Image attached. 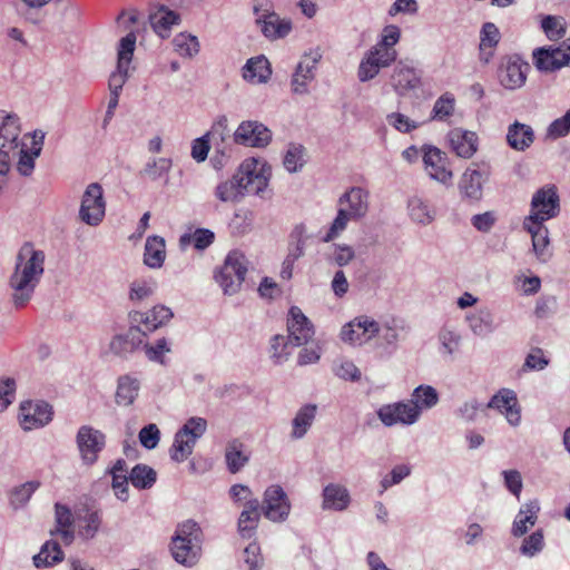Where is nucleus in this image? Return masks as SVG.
<instances>
[{
	"label": "nucleus",
	"mask_w": 570,
	"mask_h": 570,
	"mask_svg": "<svg viewBox=\"0 0 570 570\" xmlns=\"http://www.w3.org/2000/svg\"><path fill=\"white\" fill-rule=\"evenodd\" d=\"M380 332V325L367 316H360L343 326L341 338L351 344L362 345Z\"/></svg>",
	"instance_id": "2eb2a0df"
},
{
	"label": "nucleus",
	"mask_w": 570,
	"mask_h": 570,
	"mask_svg": "<svg viewBox=\"0 0 570 570\" xmlns=\"http://www.w3.org/2000/svg\"><path fill=\"white\" fill-rule=\"evenodd\" d=\"M523 228L531 234L532 237V247L538 259L542 263H546L551 257V252L549 250V230L542 223H529L523 222Z\"/></svg>",
	"instance_id": "c85d7f7f"
},
{
	"label": "nucleus",
	"mask_w": 570,
	"mask_h": 570,
	"mask_svg": "<svg viewBox=\"0 0 570 570\" xmlns=\"http://www.w3.org/2000/svg\"><path fill=\"white\" fill-rule=\"evenodd\" d=\"M43 272V252L26 243L16 256L14 268L8 279L11 301L16 308H21L31 301Z\"/></svg>",
	"instance_id": "f257e3e1"
},
{
	"label": "nucleus",
	"mask_w": 570,
	"mask_h": 570,
	"mask_svg": "<svg viewBox=\"0 0 570 570\" xmlns=\"http://www.w3.org/2000/svg\"><path fill=\"white\" fill-rule=\"evenodd\" d=\"M409 213L411 218L422 225H429L434 220L435 210L430 204L420 197H412L409 200Z\"/></svg>",
	"instance_id": "79ce46f5"
},
{
	"label": "nucleus",
	"mask_w": 570,
	"mask_h": 570,
	"mask_svg": "<svg viewBox=\"0 0 570 570\" xmlns=\"http://www.w3.org/2000/svg\"><path fill=\"white\" fill-rule=\"evenodd\" d=\"M269 61L264 56L253 57L243 67V78L254 85L266 83L271 78Z\"/></svg>",
	"instance_id": "72a5a7b5"
},
{
	"label": "nucleus",
	"mask_w": 570,
	"mask_h": 570,
	"mask_svg": "<svg viewBox=\"0 0 570 570\" xmlns=\"http://www.w3.org/2000/svg\"><path fill=\"white\" fill-rule=\"evenodd\" d=\"M288 343L293 346L306 345L314 335V328L301 308L293 306L287 321Z\"/></svg>",
	"instance_id": "a211bd4d"
},
{
	"label": "nucleus",
	"mask_w": 570,
	"mask_h": 570,
	"mask_svg": "<svg viewBox=\"0 0 570 570\" xmlns=\"http://www.w3.org/2000/svg\"><path fill=\"white\" fill-rule=\"evenodd\" d=\"M391 85L399 96H406L421 87V73L412 62L400 60L393 69Z\"/></svg>",
	"instance_id": "ddd939ff"
},
{
	"label": "nucleus",
	"mask_w": 570,
	"mask_h": 570,
	"mask_svg": "<svg viewBox=\"0 0 570 570\" xmlns=\"http://www.w3.org/2000/svg\"><path fill=\"white\" fill-rule=\"evenodd\" d=\"M55 11L60 14L62 20L69 24H75L80 20L81 9L72 0H53Z\"/></svg>",
	"instance_id": "3c124183"
},
{
	"label": "nucleus",
	"mask_w": 570,
	"mask_h": 570,
	"mask_svg": "<svg viewBox=\"0 0 570 570\" xmlns=\"http://www.w3.org/2000/svg\"><path fill=\"white\" fill-rule=\"evenodd\" d=\"M171 165L173 164L169 158H155L146 164L141 170V175L147 176L151 180H157L164 174L169 173Z\"/></svg>",
	"instance_id": "bf43d9fd"
},
{
	"label": "nucleus",
	"mask_w": 570,
	"mask_h": 570,
	"mask_svg": "<svg viewBox=\"0 0 570 570\" xmlns=\"http://www.w3.org/2000/svg\"><path fill=\"white\" fill-rule=\"evenodd\" d=\"M485 405L472 399L464 402L458 410L456 415L465 422H474L479 412H485Z\"/></svg>",
	"instance_id": "69168bd1"
},
{
	"label": "nucleus",
	"mask_w": 570,
	"mask_h": 570,
	"mask_svg": "<svg viewBox=\"0 0 570 570\" xmlns=\"http://www.w3.org/2000/svg\"><path fill=\"white\" fill-rule=\"evenodd\" d=\"M269 181V168L250 158L243 161L230 179L215 188V196L223 203H239L246 195L263 196Z\"/></svg>",
	"instance_id": "f03ea898"
},
{
	"label": "nucleus",
	"mask_w": 570,
	"mask_h": 570,
	"mask_svg": "<svg viewBox=\"0 0 570 570\" xmlns=\"http://www.w3.org/2000/svg\"><path fill=\"white\" fill-rule=\"evenodd\" d=\"M534 67L541 72H554L570 66V38L559 47H540L533 50Z\"/></svg>",
	"instance_id": "6e6552de"
},
{
	"label": "nucleus",
	"mask_w": 570,
	"mask_h": 570,
	"mask_svg": "<svg viewBox=\"0 0 570 570\" xmlns=\"http://www.w3.org/2000/svg\"><path fill=\"white\" fill-rule=\"evenodd\" d=\"M423 161L428 175L444 185L451 183L452 171L448 169V158L445 153L441 151L436 147H428L424 151Z\"/></svg>",
	"instance_id": "5701e85b"
},
{
	"label": "nucleus",
	"mask_w": 570,
	"mask_h": 570,
	"mask_svg": "<svg viewBox=\"0 0 570 570\" xmlns=\"http://www.w3.org/2000/svg\"><path fill=\"white\" fill-rule=\"evenodd\" d=\"M350 220H352V216L347 214V209L344 207H340L336 217L331 224L330 229L323 237V242L330 243L337 238L341 235V233L346 229Z\"/></svg>",
	"instance_id": "5fc2aeb1"
},
{
	"label": "nucleus",
	"mask_w": 570,
	"mask_h": 570,
	"mask_svg": "<svg viewBox=\"0 0 570 570\" xmlns=\"http://www.w3.org/2000/svg\"><path fill=\"white\" fill-rule=\"evenodd\" d=\"M322 58L318 49L311 51L297 65L292 76L291 87L296 95L308 94V83L314 80V70Z\"/></svg>",
	"instance_id": "dca6fc26"
},
{
	"label": "nucleus",
	"mask_w": 570,
	"mask_h": 570,
	"mask_svg": "<svg viewBox=\"0 0 570 570\" xmlns=\"http://www.w3.org/2000/svg\"><path fill=\"white\" fill-rule=\"evenodd\" d=\"M305 148L302 145H289L283 165L288 173H297L305 165Z\"/></svg>",
	"instance_id": "603ef678"
},
{
	"label": "nucleus",
	"mask_w": 570,
	"mask_h": 570,
	"mask_svg": "<svg viewBox=\"0 0 570 570\" xmlns=\"http://www.w3.org/2000/svg\"><path fill=\"white\" fill-rule=\"evenodd\" d=\"M466 321L472 333L480 337H485L495 330L493 315L489 311L468 315Z\"/></svg>",
	"instance_id": "a19ab883"
},
{
	"label": "nucleus",
	"mask_w": 570,
	"mask_h": 570,
	"mask_svg": "<svg viewBox=\"0 0 570 570\" xmlns=\"http://www.w3.org/2000/svg\"><path fill=\"white\" fill-rule=\"evenodd\" d=\"M377 417L385 426H393L395 424L411 425L419 420L420 412L417 406L411 402H396L382 405L377 410Z\"/></svg>",
	"instance_id": "f8f14e48"
},
{
	"label": "nucleus",
	"mask_w": 570,
	"mask_h": 570,
	"mask_svg": "<svg viewBox=\"0 0 570 570\" xmlns=\"http://www.w3.org/2000/svg\"><path fill=\"white\" fill-rule=\"evenodd\" d=\"M38 481H29L14 489L11 495V503L17 509L23 507L39 488Z\"/></svg>",
	"instance_id": "052dcab7"
},
{
	"label": "nucleus",
	"mask_w": 570,
	"mask_h": 570,
	"mask_svg": "<svg viewBox=\"0 0 570 570\" xmlns=\"http://www.w3.org/2000/svg\"><path fill=\"white\" fill-rule=\"evenodd\" d=\"M21 424L24 430H32L48 424L52 419L51 406L43 402L28 401L20 407Z\"/></svg>",
	"instance_id": "aec40b11"
},
{
	"label": "nucleus",
	"mask_w": 570,
	"mask_h": 570,
	"mask_svg": "<svg viewBox=\"0 0 570 570\" xmlns=\"http://www.w3.org/2000/svg\"><path fill=\"white\" fill-rule=\"evenodd\" d=\"M489 178L488 170H481L475 164L468 167L459 180V191L462 198L478 202L483 195V183Z\"/></svg>",
	"instance_id": "f3484780"
},
{
	"label": "nucleus",
	"mask_w": 570,
	"mask_h": 570,
	"mask_svg": "<svg viewBox=\"0 0 570 570\" xmlns=\"http://www.w3.org/2000/svg\"><path fill=\"white\" fill-rule=\"evenodd\" d=\"M530 206V214L523 222L543 224L557 217L560 213V198L557 187L547 185L538 189L532 196Z\"/></svg>",
	"instance_id": "423d86ee"
},
{
	"label": "nucleus",
	"mask_w": 570,
	"mask_h": 570,
	"mask_svg": "<svg viewBox=\"0 0 570 570\" xmlns=\"http://www.w3.org/2000/svg\"><path fill=\"white\" fill-rule=\"evenodd\" d=\"M541 28L549 40L557 41L566 36L564 19L558 16H546L541 20Z\"/></svg>",
	"instance_id": "8fccbe9b"
},
{
	"label": "nucleus",
	"mask_w": 570,
	"mask_h": 570,
	"mask_svg": "<svg viewBox=\"0 0 570 570\" xmlns=\"http://www.w3.org/2000/svg\"><path fill=\"white\" fill-rule=\"evenodd\" d=\"M129 322L130 326L136 327L142 337L158 328L153 327L156 321H154V317L150 315V311L147 313L137 311L129 313Z\"/></svg>",
	"instance_id": "864d4df0"
},
{
	"label": "nucleus",
	"mask_w": 570,
	"mask_h": 570,
	"mask_svg": "<svg viewBox=\"0 0 570 570\" xmlns=\"http://www.w3.org/2000/svg\"><path fill=\"white\" fill-rule=\"evenodd\" d=\"M20 127L18 118L13 115H4L0 112V156L3 155L7 159H11V153H14L19 147Z\"/></svg>",
	"instance_id": "412c9836"
},
{
	"label": "nucleus",
	"mask_w": 570,
	"mask_h": 570,
	"mask_svg": "<svg viewBox=\"0 0 570 570\" xmlns=\"http://www.w3.org/2000/svg\"><path fill=\"white\" fill-rule=\"evenodd\" d=\"M317 412L315 404L302 406L292 421L291 438L294 440L303 439L311 429Z\"/></svg>",
	"instance_id": "c9c22d12"
},
{
	"label": "nucleus",
	"mask_w": 570,
	"mask_h": 570,
	"mask_svg": "<svg viewBox=\"0 0 570 570\" xmlns=\"http://www.w3.org/2000/svg\"><path fill=\"white\" fill-rule=\"evenodd\" d=\"M247 261L239 250H232L226 256L223 266L215 274V279L223 288L224 294H236L245 281Z\"/></svg>",
	"instance_id": "7ed1b4c3"
},
{
	"label": "nucleus",
	"mask_w": 570,
	"mask_h": 570,
	"mask_svg": "<svg viewBox=\"0 0 570 570\" xmlns=\"http://www.w3.org/2000/svg\"><path fill=\"white\" fill-rule=\"evenodd\" d=\"M170 352V347L168 346V343L166 338H159L156 341L155 344H146L145 345V353L149 361L157 362L160 364H164V356L166 353Z\"/></svg>",
	"instance_id": "774afa93"
},
{
	"label": "nucleus",
	"mask_w": 570,
	"mask_h": 570,
	"mask_svg": "<svg viewBox=\"0 0 570 570\" xmlns=\"http://www.w3.org/2000/svg\"><path fill=\"white\" fill-rule=\"evenodd\" d=\"M411 396V403L417 406L420 413L423 409H431L439 402V393L431 385H419Z\"/></svg>",
	"instance_id": "37998d69"
},
{
	"label": "nucleus",
	"mask_w": 570,
	"mask_h": 570,
	"mask_svg": "<svg viewBox=\"0 0 570 570\" xmlns=\"http://www.w3.org/2000/svg\"><path fill=\"white\" fill-rule=\"evenodd\" d=\"M438 340L442 346V353L448 356H452L459 352L462 343L461 334L455 328L448 325H444L440 330Z\"/></svg>",
	"instance_id": "a18cd8bd"
},
{
	"label": "nucleus",
	"mask_w": 570,
	"mask_h": 570,
	"mask_svg": "<svg viewBox=\"0 0 570 570\" xmlns=\"http://www.w3.org/2000/svg\"><path fill=\"white\" fill-rule=\"evenodd\" d=\"M225 459L228 471L230 473H237L249 461V452L239 440H232L226 446Z\"/></svg>",
	"instance_id": "e433bc0d"
},
{
	"label": "nucleus",
	"mask_w": 570,
	"mask_h": 570,
	"mask_svg": "<svg viewBox=\"0 0 570 570\" xmlns=\"http://www.w3.org/2000/svg\"><path fill=\"white\" fill-rule=\"evenodd\" d=\"M37 131L33 135L32 147L29 150H26L23 146H20L14 153H11V156H19L17 169L22 176H30L35 168V159L39 157L41 153V146L43 142L45 134L40 132L39 139Z\"/></svg>",
	"instance_id": "2f4dec72"
},
{
	"label": "nucleus",
	"mask_w": 570,
	"mask_h": 570,
	"mask_svg": "<svg viewBox=\"0 0 570 570\" xmlns=\"http://www.w3.org/2000/svg\"><path fill=\"white\" fill-rule=\"evenodd\" d=\"M256 22L266 38L279 39L286 37L292 30V22L288 19H282L277 13L264 11L258 16Z\"/></svg>",
	"instance_id": "393cba45"
},
{
	"label": "nucleus",
	"mask_w": 570,
	"mask_h": 570,
	"mask_svg": "<svg viewBox=\"0 0 570 570\" xmlns=\"http://www.w3.org/2000/svg\"><path fill=\"white\" fill-rule=\"evenodd\" d=\"M261 510L272 522H284L288 518L291 502L281 485L274 484L265 490Z\"/></svg>",
	"instance_id": "9d476101"
},
{
	"label": "nucleus",
	"mask_w": 570,
	"mask_h": 570,
	"mask_svg": "<svg viewBox=\"0 0 570 570\" xmlns=\"http://www.w3.org/2000/svg\"><path fill=\"white\" fill-rule=\"evenodd\" d=\"M157 284L153 279H139L130 284V301H144L151 296L156 291Z\"/></svg>",
	"instance_id": "13d9d810"
},
{
	"label": "nucleus",
	"mask_w": 570,
	"mask_h": 570,
	"mask_svg": "<svg viewBox=\"0 0 570 570\" xmlns=\"http://www.w3.org/2000/svg\"><path fill=\"white\" fill-rule=\"evenodd\" d=\"M165 240L159 236L148 237L145 244L144 263L151 268H159L165 261Z\"/></svg>",
	"instance_id": "58836bf2"
},
{
	"label": "nucleus",
	"mask_w": 570,
	"mask_h": 570,
	"mask_svg": "<svg viewBox=\"0 0 570 570\" xmlns=\"http://www.w3.org/2000/svg\"><path fill=\"white\" fill-rule=\"evenodd\" d=\"M137 37L134 31L128 32L119 40L117 49V67L111 72L108 81L109 91L111 94H121V90L130 77V63L132 61L134 52L136 49Z\"/></svg>",
	"instance_id": "20e7f679"
},
{
	"label": "nucleus",
	"mask_w": 570,
	"mask_h": 570,
	"mask_svg": "<svg viewBox=\"0 0 570 570\" xmlns=\"http://www.w3.org/2000/svg\"><path fill=\"white\" fill-rule=\"evenodd\" d=\"M76 443L83 464L92 465L105 448L106 435L90 425H82L77 432Z\"/></svg>",
	"instance_id": "1a4fd4ad"
},
{
	"label": "nucleus",
	"mask_w": 570,
	"mask_h": 570,
	"mask_svg": "<svg viewBox=\"0 0 570 570\" xmlns=\"http://www.w3.org/2000/svg\"><path fill=\"white\" fill-rule=\"evenodd\" d=\"M202 542L186 543V542H171V554L174 559L184 566H195L200 557Z\"/></svg>",
	"instance_id": "4c0bfd02"
},
{
	"label": "nucleus",
	"mask_w": 570,
	"mask_h": 570,
	"mask_svg": "<svg viewBox=\"0 0 570 570\" xmlns=\"http://www.w3.org/2000/svg\"><path fill=\"white\" fill-rule=\"evenodd\" d=\"M448 138L452 150L461 158L469 159L478 150V136L474 131L454 128Z\"/></svg>",
	"instance_id": "b1692460"
},
{
	"label": "nucleus",
	"mask_w": 570,
	"mask_h": 570,
	"mask_svg": "<svg viewBox=\"0 0 570 570\" xmlns=\"http://www.w3.org/2000/svg\"><path fill=\"white\" fill-rule=\"evenodd\" d=\"M534 130L530 125L518 120L512 122L507 130V142L510 148L517 151H524L534 142Z\"/></svg>",
	"instance_id": "cd10ccee"
},
{
	"label": "nucleus",
	"mask_w": 570,
	"mask_h": 570,
	"mask_svg": "<svg viewBox=\"0 0 570 570\" xmlns=\"http://www.w3.org/2000/svg\"><path fill=\"white\" fill-rule=\"evenodd\" d=\"M144 342L136 327L129 326L125 334H119L112 337L109 343V350L117 356L126 357L134 353Z\"/></svg>",
	"instance_id": "c756f323"
},
{
	"label": "nucleus",
	"mask_w": 570,
	"mask_h": 570,
	"mask_svg": "<svg viewBox=\"0 0 570 570\" xmlns=\"http://www.w3.org/2000/svg\"><path fill=\"white\" fill-rule=\"evenodd\" d=\"M540 505L538 500H532L523 504L513 522L512 534L522 537L530 527H533L538 520Z\"/></svg>",
	"instance_id": "f704fd0d"
},
{
	"label": "nucleus",
	"mask_w": 570,
	"mask_h": 570,
	"mask_svg": "<svg viewBox=\"0 0 570 570\" xmlns=\"http://www.w3.org/2000/svg\"><path fill=\"white\" fill-rule=\"evenodd\" d=\"M530 66L521 57L514 55L508 57L501 65L499 79L501 85L509 90L521 88L527 80Z\"/></svg>",
	"instance_id": "4468645a"
},
{
	"label": "nucleus",
	"mask_w": 570,
	"mask_h": 570,
	"mask_svg": "<svg viewBox=\"0 0 570 570\" xmlns=\"http://www.w3.org/2000/svg\"><path fill=\"white\" fill-rule=\"evenodd\" d=\"M485 409L498 410L505 415L507 421L517 426L521 421V411L518 404L517 394L510 389H501L485 404Z\"/></svg>",
	"instance_id": "6ab92c4d"
},
{
	"label": "nucleus",
	"mask_w": 570,
	"mask_h": 570,
	"mask_svg": "<svg viewBox=\"0 0 570 570\" xmlns=\"http://www.w3.org/2000/svg\"><path fill=\"white\" fill-rule=\"evenodd\" d=\"M174 50L184 58H193L199 52V42L197 37L180 32L173 39Z\"/></svg>",
	"instance_id": "de8ad7c7"
},
{
	"label": "nucleus",
	"mask_w": 570,
	"mask_h": 570,
	"mask_svg": "<svg viewBox=\"0 0 570 570\" xmlns=\"http://www.w3.org/2000/svg\"><path fill=\"white\" fill-rule=\"evenodd\" d=\"M129 480L137 489H150L157 480V473L146 464H136L130 471Z\"/></svg>",
	"instance_id": "c03bdc74"
},
{
	"label": "nucleus",
	"mask_w": 570,
	"mask_h": 570,
	"mask_svg": "<svg viewBox=\"0 0 570 570\" xmlns=\"http://www.w3.org/2000/svg\"><path fill=\"white\" fill-rule=\"evenodd\" d=\"M570 132V109L560 118L553 120L548 129L547 136L552 139H558L567 136Z\"/></svg>",
	"instance_id": "338daca9"
},
{
	"label": "nucleus",
	"mask_w": 570,
	"mask_h": 570,
	"mask_svg": "<svg viewBox=\"0 0 570 570\" xmlns=\"http://www.w3.org/2000/svg\"><path fill=\"white\" fill-rule=\"evenodd\" d=\"M323 510L344 511L351 503L347 488L340 483H328L322 492Z\"/></svg>",
	"instance_id": "bb28decb"
},
{
	"label": "nucleus",
	"mask_w": 570,
	"mask_h": 570,
	"mask_svg": "<svg viewBox=\"0 0 570 570\" xmlns=\"http://www.w3.org/2000/svg\"><path fill=\"white\" fill-rule=\"evenodd\" d=\"M207 422L203 417H190L175 434L170 458L175 462L185 461L191 453L196 441L204 435Z\"/></svg>",
	"instance_id": "39448f33"
},
{
	"label": "nucleus",
	"mask_w": 570,
	"mask_h": 570,
	"mask_svg": "<svg viewBox=\"0 0 570 570\" xmlns=\"http://www.w3.org/2000/svg\"><path fill=\"white\" fill-rule=\"evenodd\" d=\"M365 56L373 58L374 62H376L380 68H385L395 61L396 50L375 45Z\"/></svg>",
	"instance_id": "e2e57ef3"
},
{
	"label": "nucleus",
	"mask_w": 570,
	"mask_h": 570,
	"mask_svg": "<svg viewBox=\"0 0 570 570\" xmlns=\"http://www.w3.org/2000/svg\"><path fill=\"white\" fill-rule=\"evenodd\" d=\"M202 529L194 520H186L177 525L171 542L196 543L202 542Z\"/></svg>",
	"instance_id": "49530a36"
},
{
	"label": "nucleus",
	"mask_w": 570,
	"mask_h": 570,
	"mask_svg": "<svg viewBox=\"0 0 570 570\" xmlns=\"http://www.w3.org/2000/svg\"><path fill=\"white\" fill-rule=\"evenodd\" d=\"M234 141L253 148H264L272 141V131L262 122L246 120L234 132Z\"/></svg>",
	"instance_id": "9b49d317"
},
{
	"label": "nucleus",
	"mask_w": 570,
	"mask_h": 570,
	"mask_svg": "<svg viewBox=\"0 0 570 570\" xmlns=\"http://www.w3.org/2000/svg\"><path fill=\"white\" fill-rule=\"evenodd\" d=\"M65 554L59 543L55 540H49L43 543L40 552L33 557V564L37 568L50 567L61 562Z\"/></svg>",
	"instance_id": "ea45409f"
},
{
	"label": "nucleus",
	"mask_w": 570,
	"mask_h": 570,
	"mask_svg": "<svg viewBox=\"0 0 570 570\" xmlns=\"http://www.w3.org/2000/svg\"><path fill=\"white\" fill-rule=\"evenodd\" d=\"M333 371L337 377L344 381L356 382L361 379V371L352 361L348 360L335 363L333 365Z\"/></svg>",
	"instance_id": "0e129e2a"
},
{
	"label": "nucleus",
	"mask_w": 570,
	"mask_h": 570,
	"mask_svg": "<svg viewBox=\"0 0 570 570\" xmlns=\"http://www.w3.org/2000/svg\"><path fill=\"white\" fill-rule=\"evenodd\" d=\"M330 249L328 261L340 267L348 265L355 258L354 249L346 244H334Z\"/></svg>",
	"instance_id": "4d7b16f0"
},
{
	"label": "nucleus",
	"mask_w": 570,
	"mask_h": 570,
	"mask_svg": "<svg viewBox=\"0 0 570 570\" xmlns=\"http://www.w3.org/2000/svg\"><path fill=\"white\" fill-rule=\"evenodd\" d=\"M215 239V234L210 229L207 228H197L193 235H183L180 237V243L186 244L190 240L194 243V246L198 250H203L210 246Z\"/></svg>",
	"instance_id": "6e6d98bb"
},
{
	"label": "nucleus",
	"mask_w": 570,
	"mask_h": 570,
	"mask_svg": "<svg viewBox=\"0 0 570 570\" xmlns=\"http://www.w3.org/2000/svg\"><path fill=\"white\" fill-rule=\"evenodd\" d=\"M106 213V200L100 184H89L81 197L79 218L89 226H98Z\"/></svg>",
	"instance_id": "0eeeda50"
},
{
	"label": "nucleus",
	"mask_w": 570,
	"mask_h": 570,
	"mask_svg": "<svg viewBox=\"0 0 570 570\" xmlns=\"http://www.w3.org/2000/svg\"><path fill=\"white\" fill-rule=\"evenodd\" d=\"M258 499L247 500L238 519V532L244 539L254 537L262 514Z\"/></svg>",
	"instance_id": "a878e982"
},
{
	"label": "nucleus",
	"mask_w": 570,
	"mask_h": 570,
	"mask_svg": "<svg viewBox=\"0 0 570 570\" xmlns=\"http://www.w3.org/2000/svg\"><path fill=\"white\" fill-rule=\"evenodd\" d=\"M338 205L347 209L352 220H360L368 212L370 193L362 187H352L338 198Z\"/></svg>",
	"instance_id": "4be33fe9"
},
{
	"label": "nucleus",
	"mask_w": 570,
	"mask_h": 570,
	"mask_svg": "<svg viewBox=\"0 0 570 570\" xmlns=\"http://www.w3.org/2000/svg\"><path fill=\"white\" fill-rule=\"evenodd\" d=\"M140 380L132 374L120 375L117 380L115 402L120 406H130L135 403L140 391Z\"/></svg>",
	"instance_id": "7c9ffc66"
},
{
	"label": "nucleus",
	"mask_w": 570,
	"mask_h": 570,
	"mask_svg": "<svg viewBox=\"0 0 570 570\" xmlns=\"http://www.w3.org/2000/svg\"><path fill=\"white\" fill-rule=\"evenodd\" d=\"M454 97L451 94L442 95L434 104L432 110V118L444 120L450 117L454 111Z\"/></svg>",
	"instance_id": "680f3d73"
},
{
	"label": "nucleus",
	"mask_w": 570,
	"mask_h": 570,
	"mask_svg": "<svg viewBox=\"0 0 570 570\" xmlns=\"http://www.w3.org/2000/svg\"><path fill=\"white\" fill-rule=\"evenodd\" d=\"M149 21L158 36L167 38L171 27L179 24L180 16L168 7L160 4L155 12L149 14Z\"/></svg>",
	"instance_id": "473e14b6"
},
{
	"label": "nucleus",
	"mask_w": 570,
	"mask_h": 570,
	"mask_svg": "<svg viewBox=\"0 0 570 570\" xmlns=\"http://www.w3.org/2000/svg\"><path fill=\"white\" fill-rule=\"evenodd\" d=\"M308 239L306 226L297 224L289 234L288 256L292 258H301L305 253V245Z\"/></svg>",
	"instance_id": "09e8293b"
}]
</instances>
